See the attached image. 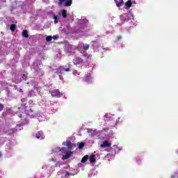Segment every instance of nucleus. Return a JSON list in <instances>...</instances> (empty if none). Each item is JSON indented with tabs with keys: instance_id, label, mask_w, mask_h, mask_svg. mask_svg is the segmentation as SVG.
Listing matches in <instances>:
<instances>
[{
	"instance_id": "nucleus-1",
	"label": "nucleus",
	"mask_w": 178,
	"mask_h": 178,
	"mask_svg": "<svg viewBox=\"0 0 178 178\" xmlns=\"http://www.w3.org/2000/svg\"><path fill=\"white\" fill-rule=\"evenodd\" d=\"M22 101L23 102V104L22 105L21 107H15L13 108V112H15V113H16V115H18L19 118H22L23 115H27L28 116H29L31 119H33V118H38V120L40 122H42V116L41 115H38L37 114L34 115L33 114V111H31V109L30 110H26V103L27 102L26 101V99H23Z\"/></svg>"
},
{
	"instance_id": "nucleus-2",
	"label": "nucleus",
	"mask_w": 178,
	"mask_h": 178,
	"mask_svg": "<svg viewBox=\"0 0 178 178\" xmlns=\"http://www.w3.org/2000/svg\"><path fill=\"white\" fill-rule=\"evenodd\" d=\"M87 23H88V20L87 19H81L79 22V27L81 30L79 31V34L81 37L87 35V30H84V29L87 28Z\"/></svg>"
},
{
	"instance_id": "nucleus-3",
	"label": "nucleus",
	"mask_w": 178,
	"mask_h": 178,
	"mask_svg": "<svg viewBox=\"0 0 178 178\" xmlns=\"http://www.w3.org/2000/svg\"><path fill=\"white\" fill-rule=\"evenodd\" d=\"M38 66L39 67H41V62L37 60L33 63L32 69H33L35 74L38 76V77H41V76L44 75V71H42V69H38Z\"/></svg>"
},
{
	"instance_id": "nucleus-4",
	"label": "nucleus",
	"mask_w": 178,
	"mask_h": 178,
	"mask_svg": "<svg viewBox=\"0 0 178 178\" xmlns=\"http://www.w3.org/2000/svg\"><path fill=\"white\" fill-rule=\"evenodd\" d=\"M78 49L77 46L72 45L70 44L66 43L65 46V51L67 54H74L76 50Z\"/></svg>"
},
{
	"instance_id": "nucleus-5",
	"label": "nucleus",
	"mask_w": 178,
	"mask_h": 178,
	"mask_svg": "<svg viewBox=\"0 0 178 178\" xmlns=\"http://www.w3.org/2000/svg\"><path fill=\"white\" fill-rule=\"evenodd\" d=\"M133 19H134V17L131 13H124L120 15V20L122 23H126L128 20H131Z\"/></svg>"
},
{
	"instance_id": "nucleus-6",
	"label": "nucleus",
	"mask_w": 178,
	"mask_h": 178,
	"mask_svg": "<svg viewBox=\"0 0 178 178\" xmlns=\"http://www.w3.org/2000/svg\"><path fill=\"white\" fill-rule=\"evenodd\" d=\"M78 50L83 54V51H88L90 49V44L83 42H79L77 45Z\"/></svg>"
},
{
	"instance_id": "nucleus-7",
	"label": "nucleus",
	"mask_w": 178,
	"mask_h": 178,
	"mask_svg": "<svg viewBox=\"0 0 178 178\" xmlns=\"http://www.w3.org/2000/svg\"><path fill=\"white\" fill-rule=\"evenodd\" d=\"M69 176H74V174H70L65 170H61L58 172V178H69Z\"/></svg>"
},
{
	"instance_id": "nucleus-8",
	"label": "nucleus",
	"mask_w": 178,
	"mask_h": 178,
	"mask_svg": "<svg viewBox=\"0 0 178 178\" xmlns=\"http://www.w3.org/2000/svg\"><path fill=\"white\" fill-rule=\"evenodd\" d=\"M53 70L55 73H58V74H63L65 72H70V68H65L63 67H60L57 68H54Z\"/></svg>"
},
{
	"instance_id": "nucleus-9",
	"label": "nucleus",
	"mask_w": 178,
	"mask_h": 178,
	"mask_svg": "<svg viewBox=\"0 0 178 178\" xmlns=\"http://www.w3.org/2000/svg\"><path fill=\"white\" fill-rule=\"evenodd\" d=\"M41 92V88L35 87L32 90L29 91V95L30 97H35V95H38Z\"/></svg>"
},
{
	"instance_id": "nucleus-10",
	"label": "nucleus",
	"mask_w": 178,
	"mask_h": 178,
	"mask_svg": "<svg viewBox=\"0 0 178 178\" xmlns=\"http://www.w3.org/2000/svg\"><path fill=\"white\" fill-rule=\"evenodd\" d=\"M60 151L64 154H66V152H67V150L66 149L65 147H62L60 149V147H57L52 149L51 154H58V152H60Z\"/></svg>"
},
{
	"instance_id": "nucleus-11",
	"label": "nucleus",
	"mask_w": 178,
	"mask_h": 178,
	"mask_svg": "<svg viewBox=\"0 0 178 178\" xmlns=\"http://www.w3.org/2000/svg\"><path fill=\"white\" fill-rule=\"evenodd\" d=\"M73 64L75 65L76 66H77V65H83V63H84V60H83V58H80V57H75L73 60Z\"/></svg>"
},
{
	"instance_id": "nucleus-12",
	"label": "nucleus",
	"mask_w": 178,
	"mask_h": 178,
	"mask_svg": "<svg viewBox=\"0 0 178 178\" xmlns=\"http://www.w3.org/2000/svg\"><path fill=\"white\" fill-rule=\"evenodd\" d=\"M19 6H22V1H15L13 3L12 6L10 7V12H13L16 8H19Z\"/></svg>"
},
{
	"instance_id": "nucleus-13",
	"label": "nucleus",
	"mask_w": 178,
	"mask_h": 178,
	"mask_svg": "<svg viewBox=\"0 0 178 178\" xmlns=\"http://www.w3.org/2000/svg\"><path fill=\"white\" fill-rule=\"evenodd\" d=\"M50 92L51 94V97H57V98H60V97H62V93L59 92V90H53L50 91Z\"/></svg>"
},
{
	"instance_id": "nucleus-14",
	"label": "nucleus",
	"mask_w": 178,
	"mask_h": 178,
	"mask_svg": "<svg viewBox=\"0 0 178 178\" xmlns=\"http://www.w3.org/2000/svg\"><path fill=\"white\" fill-rule=\"evenodd\" d=\"M88 133H89V136L90 137H95V136H98V130L97 129H88Z\"/></svg>"
},
{
	"instance_id": "nucleus-15",
	"label": "nucleus",
	"mask_w": 178,
	"mask_h": 178,
	"mask_svg": "<svg viewBox=\"0 0 178 178\" xmlns=\"http://www.w3.org/2000/svg\"><path fill=\"white\" fill-rule=\"evenodd\" d=\"M35 137L38 140H44V138H45V136H44V133L42 132V131H40L39 132H38L35 135Z\"/></svg>"
},
{
	"instance_id": "nucleus-16",
	"label": "nucleus",
	"mask_w": 178,
	"mask_h": 178,
	"mask_svg": "<svg viewBox=\"0 0 178 178\" xmlns=\"http://www.w3.org/2000/svg\"><path fill=\"white\" fill-rule=\"evenodd\" d=\"M92 74V72L91 71H90V72L88 74V75H86L85 76V81H87V83H91V79H92V77L91 76V74Z\"/></svg>"
},
{
	"instance_id": "nucleus-17",
	"label": "nucleus",
	"mask_w": 178,
	"mask_h": 178,
	"mask_svg": "<svg viewBox=\"0 0 178 178\" xmlns=\"http://www.w3.org/2000/svg\"><path fill=\"white\" fill-rule=\"evenodd\" d=\"M104 118L105 120H107L108 122L111 121V120H113V115H112V114H108V113H106L104 115Z\"/></svg>"
},
{
	"instance_id": "nucleus-18",
	"label": "nucleus",
	"mask_w": 178,
	"mask_h": 178,
	"mask_svg": "<svg viewBox=\"0 0 178 178\" xmlns=\"http://www.w3.org/2000/svg\"><path fill=\"white\" fill-rule=\"evenodd\" d=\"M60 16H62L61 13H58V15H54V24H58V23H59V19H60Z\"/></svg>"
},
{
	"instance_id": "nucleus-19",
	"label": "nucleus",
	"mask_w": 178,
	"mask_h": 178,
	"mask_svg": "<svg viewBox=\"0 0 178 178\" xmlns=\"http://www.w3.org/2000/svg\"><path fill=\"white\" fill-rule=\"evenodd\" d=\"M72 154H73V152H67L65 155H63L62 160L65 161V159H69V157L72 156Z\"/></svg>"
},
{
	"instance_id": "nucleus-20",
	"label": "nucleus",
	"mask_w": 178,
	"mask_h": 178,
	"mask_svg": "<svg viewBox=\"0 0 178 178\" xmlns=\"http://www.w3.org/2000/svg\"><path fill=\"white\" fill-rule=\"evenodd\" d=\"M115 3H116V6L118 8H120V6H123V5H124V3L123 2V0H114Z\"/></svg>"
},
{
	"instance_id": "nucleus-21",
	"label": "nucleus",
	"mask_w": 178,
	"mask_h": 178,
	"mask_svg": "<svg viewBox=\"0 0 178 178\" xmlns=\"http://www.w3.org/2000/svg\"><path fill=\"white\" fill-rule=\"evenodd\" d=\"M124 8L127 10H129L130 8H131V0H129L124 3Z\"/></svg>"
},
{
	"instance_id": "nucleus-22",
	"label": "nucleus",
	"mask_w": 178,
	"mask_h": 178,
	"mask_svg": "<svg viewBox=\"0 0 178 178\" xmlns=\"http://www.w3.org/2000/svg\"><path fill=\"white\" fill-rule=\"evenodd\" d=\"M89 161L91 163H95L96 156L95 154H91L89 157Z\"/></svg>"
},
{
	"instance_id": "nucleus-23",
	"label": "nucleus",
	"mask_w": 178,
	"mask_h": 178,
	"mask_svg": "<svg viewBox=\"0 0 178 178\" xmlns=\"http://www.w3.org/2000/svg\"><path fill=\"white\" fill-rule=\"evenodd\" d=\"M102 148H108V147H111V144L108 143V140L104 141L101 145Z\"/></svg>"
},
{
	"instance_id": "nucleus-24",
	"label": "nucleus",
	"mask_w": 178,
	"mask_h": 178,
	"mask_svg": "<svg viewBox=\"0 0 178 178\" xmlns=\"http://www.w3.org/2000/svg\"><path fill=\"white\" fill-rule=\"evenodd\" d=\"M63 145H66L67 148H72V147H73L72 142L70 140H67L66 142L63 143Z\"/></svg>"
},
{
	"instance_id": "nucleus-25",
	"label": "nucleus",
	"mask_w": 178,
	"mask_h": 178,
	"mask_svg": "<svg viewBox=\"0 0 178 178\" xmlns=\"http://www.w3.org/2000/svg\"><path fill=\"white\" fill-rule=\"evenodd\" d=\"M60 13L61 16H63L64 19H66V17H67V10H63L61 13Z\"/></svg>"
},
{
	"instance_id": "nucleus-26",
	"label": "nucleus",
	"mask_w": 178,
	"mask_h": 178,
	"mask_svg": "<svg viewBox=\"0 0 178 178\" xmlns=\"http://www.w3.org/2000/svg\"><path fill=\"white\" fill-rule=\"evenodd\" d=\"M113 147H114L115 152H120V151L123 149L122 147H119L118 145H114Z\"/></svg>"
},
{
	"instance_id": "nucleus-27",
	"label": "nucleus",
	"mask_w": 178,
	"mask_h": 178,
	"mask_svg": "<svg viewBox=\"0 0 178 178\" xmlns=\"http://www.w3.org/2000/svg\"><path fill=\"white\" fill-rule=\"evenodd\" d=\"M42 169H48V170H51V172H54L55 170V167L52 166L51 167H49L48 165H43L42 167Z\"/></svg>"
},
{
	"instance_id": "nucleus-28",
	"label": "nucleus",
	"mask_w": 178,
	"mask_h": 178,
	"mask_svg": "<svg viewBox=\"0 0 178 178\" xmlns=\"http://www.w3.org/2000/svg\"><path fill=\"white\" fill-rule=\"evenodd\" d=\"M88 158H89L88 155H85L82 158V159L81 161V163H86V162H87V161H88Z\"/></svg>"
},
{
	"instance_id": "nucleus-29",
	"label": "nucleus",
	"mask_w": 178,
	"mask_h": 178,
	"mask_svg": "<svg viewBox=\"0 0 178 178\" xmlns=\"http://www.w3.org/2000/svg\"><path fill=\"white\" fill-rule=\"evenodd\" d=\"M91 45L93 47V48H98V42L97 41H92L91 42Z\"/></svg>"
},
{
	"instance_id": "nucleus-30",
	"label": "nucleus",
	"mask_w": 178,
	"mask_h": 178,
	"mask_svg": "<svg viewBox=\"0 0 178 178\" xmlns=\"http://www.w3.org/2000/svg\"><path fill=\"white\" fill-rule=\"evenodd\" d=\"M72 0H67L65 2V6H72Z\"/></svg>"
},
{
	"instance_id": "nucleus-31",
	"label": "nucleus",
	"mask_w": 178,
	"mask_h": 178,
	"mask_svg": "<svg viewBox=\"0 0 178 178\" xmlns=\"http://www.w3.org/2000/svg\"><path fill=\"white\" fill-rule=\"evenodd\" d=\"M22 37H24L25 38H29V33L27 31L24 30L22 31Z\"/></svg>"
},
{
	"instance_id": "nucleus-32",
	"label": "nucleus",
	"mask_w": 178,
	"mask_h": 178,
	"mask_svg": "<svg viewBox=\"0 0 178 178\" xmlns=\"http://www.w3.org/2000/svg\"><path fill=\"white\" fill-rule=\"evenodd\" d=\"M83 56L85 57V58H87V59H91V54H88L86 52H83Z\"/></svg>"
},
{
	"instance_id": "nucleus-33",
	"label": "nucleus",
	"mask_w": 178,
	"mask_h": 178,
	"mask_svg": "<svg viewBox=\"0 0 178 178\" xmlns=\"http://www.w3.org/2000/svg\"><path fill=\"white\" fill-rule=\"evenodd\" d=\"M0 6H6V0H0Z\"/></svg>"
},
{
	"instance_id": "nucleus-34",
	"label": "nucleus",
	"mask_w": 178,
	"mask_h": 178,
	"mask_svg": "<svg viewBox=\"0 0 178 178\" xmlns=\"http://www.w3.org/2000/svg\"><path fill=\"white\" fill-rule=\"evenodd\" d=\"M10 29L11 31H15V30H16V25L11 24L10 26Z\"/></svg>"
},
{
	"instance_id": "nucleus-35",
	"label": "nucleus",
	"mask_w": 178,
	"mask_h": 178,
	"mask_svg": "<svg viewBox=\"0 0 178 178\" xmlns=\"http://www.w3.org/2000/svg\"><path fill=\"white\" fill-rule=\"evenodd\" d=\"M72 74L74 76H80V72H79L77 70H74Z\"/></svg>"
},
{
	"instance_id": "nucleus-36",
	"label": "nucleus",
	"mask_w": 178,
	"mask_h": 178,
	"mask_svg": "<svg viewBox=\"0 0 178 178\" xmlns=\"http://www.w3.org/2000/svg\"><path fill=\"white\" fill-rule=\"evenodd\" d=\"M85 145H86V143H79V149H81L82 148H83Z\"/></svg>"
},
{
	"instance_id": "nucleus-37",
	"label": "nucleus",
	"mask_w": 178,
	"mask_h": 178,
	"mask_svg": "<svg viewBox=\"0 0 178 178\" xmlns=\"http://www.w3.org/2000/svg\"><path fill=\"white\" fill-rule=\"evenodd\" d=\"M10 145L9 144L8 145L6 146V151L7 152H10V151L12 149V147L10 146Z\"/></svg>"
},
{
	"instance_id": "nucleus-38",
	"label": "nucleus",
	"mask_w": 178,
	"mask_h": 178,
	"mask_svg": "<svg viewBox=\"0 0 178 178\" xmlns=\"http://www.w3.org/2000/svg\"><path fill=\"white\" fill-rule=\"evenodd\" d=\"M46 41L47 42H49V41H52V36H51V35L47 36Z\"/></svg>"
},
{
	"instance_id": "nucleus-39",
	"label": "nucleus",
	"mask_w": 178,
	"mask_h": 178,
	"mask_svg": "<svg viewBox=\"0 0 178 178\" xmlns=\"http://www.w3.org/2000/svg\"><path fill=\"white\" fill-rule=\"evenodd\" d=\"M66 0H59V2H58V5H62V3H63V2H65Z\"/></svg>"
},
{
	"instance_id": "nucleus-40",
	"label": "nucleus",
	"mask_w": 178,
	"mask_h": 178,
	"mask_svg": "<svg viewBox=\"0 0 178 178\" xmlns=\"http://www.w3.org/2000/svg\"><path fill=\"white\" fill-rule=\"evenodd\" d=\"M26 83L28 84H33V78H31V79L29 80V81H26Z\"/></svg>"
},
{
	"instance_id": "nucleus-41",
	"label": "nucleus",
	"mask_w": 178,
	"mask_h": 178,
	"mask_svg": "<svg viewBox=\"0 0 178 178\" xmlns=\"http://www.w3.org/2000/svg\"><path fill=\"white\" fill-rule=\"evenodd\" d=\"M3 109V104H0V112Z\"/></svg>"
},
{
	"instance_id": "nucleus-42",
	"label": "nucleus",
	"mask_w": 178,
	"mask_h": 178,
	"mask_svg": "<svg viewBox=\"0 0 178 178\" xmlns=\"http://www.w3.org/2000/svg\"><path fill=\"white\" fill-rule=\"evenodd\" d=\"M27 77V76L26 75V74L22 75V80H26V78Z\"/></svg>"
},
{
	"instance_id": "nucleus-43",
	"label": "nucleus",
	"mask_w": 178,
	"mask_h": 178,
	"mask_svg": "<svg viewBox=\"0 0 178 178\" xmlns=\"http://www.w3.org/2000/svg\"><path fill=\"white\" fill-rule=\"evenodd\" d=\"M58 38H59L58 35H54L53 36V39H54V40H58Z\"/></svg>"
},
{
	"instance_id": "nucleus-44",
	"label": "nucleus",
	"mask_w": 178,
	"mask_h": 178,
	"mask_svg": "<svg viewBox=\"0 0 178 178\" xmlns=\"http://www.w3.org/2000/svg\"><path fill=\"white\" fill-rule=\"evenodd\" d=\"M0 23L2 24L3 23V17H0Z\"/></svg>"
},
{
	"instance_id": "nucleus-45",
	"label": "nucleus",
	"mask_w": 178,
	"mask_h": 178,
	"mask_svg": "<svg viewBox=\"0 0 178 178\" xmlns=\"http://www.w3.org/2000/svg\"><path fill=\"white\" fill-rule=\"evenodd\" d=\"M58 77H59L60 80H63V76H62L61 74H59Z\"/></svg>"
},
{
	"instance_id": "nucleus-46",
	"label": "nucleus",
	"mask_w": 178,
	"mask_h": 178,
	"mask_svg": "<svg viewBox=\"0 0 178 178\" xmlns=\"http://www.w3.org/2000/svg\"><path fill=\"white\" fill-rule=\"evenodd\" d=\"M120 120V118H118V120H116L115 124H118Z\"/></svg>"
},
{
	"instance_id": "nucleus-47",
	"label": "nucleus",
	"mask_w": 178,
	"mask_h": 178,
	"mask_svg": "<svg viewBox=\"0 0 178 178\" xmlns=\"http://www.w3.org/2000/svg\"><path fill=\"white\" fill-rule=\"evenodd\" d=\"M136 1H134L131 2V5H133V4L136 5Z\"/></svg>"
},
{
	"instance_id": "nucleus-48",
	"label": "nucleus",
	"mask_w": 178,
	"mask_h": 178,
	"mask_svg": "<svg viewBox=\"0 0 178 178\" xmlns=\"http://www.w3.org/2000/svg\"><path fill=\"white\" fill-rule=\"evenodd\" d=\"M118 40H122V36H118Z\"/></svg>"
},
{
	"instance_id": "nucleus-49",
	"label": "nucleus",
	"mask_w": 178,
	"mask_h": 178,
	"mask_svg": "<svg viewBox=\"0 0 178 178\" xmlns=\"http://www.w3.org/2000/svg\"><path fill=\"white\" fill-rule=\"evenodd\" d=\"M29 124V121L26 120V123L24 122L22 124Z\"/></svg>"
},
{
	"instance_id": "nucleus-50",
	"label": "nucleus",
	"mask_w": 178,
	"mask_h": 178,
	"mask_svg": "<svg viewBox=\"0 0 178 178\" xmlns=\"http://www.w3.org/2000/svg\"><path fill=\"white\" fill-rule=\"evenodd\" d=\"M103 49H105L106 51H108L109 49V48H106V49L103 48Z\"/></svg>"
},
{
	"instance_id": "nucleus-51",
	"label": "nucleus",
	"mask_w": 178,
	"mask_h": 178,
	"mask_svg": "<svg viewBox=\"0 0 178 178\" xmlns=\"http://www.w3.org/2000/svg\"><path fill=\"white\" fill-rule=\"evenodd\" d=\"M19 92H23V90L20 89Z\"/></svg>"
},
{
	"instance_id": "nucleus-52",
	"label": "nucleus",
	"mask_w": 178,
	"mask_h": 178,
	"mask_svg": "<svg viewBox=\"0 0 178 178\" xmlns=\"http://www.w3.org/2000/svg\"><path fill=\"white\" fill-rule=\"evenodd\" d=\"M170 177H171V178H175V177H175V176H173V175H171Z\"/></svg>"
},
{
	"instance_id": "nucleus-53",
	"label": "nucleus",
	"mask_w": 178,
	"mask_h": 178,
	"mask_svg": "<svg viewBox=\"0 0 178 178\" xmlns=\"http://www.w3.org/2000/svg\"><path fill=\"white\" fill-rule=\"evenodd\" d=\"M2 156V154L0 152V158Z\"/></svg>"
},
{
	"instance_id": "nucleus-54",
	"label": "nucleus",
	"mask_w": 178,
	"mask_h": 178,
	"mask_svg": "<svg viewBox=\"0 0 178 178\" xmlns=\"http://www.w3.org/2000/svg\"><path fill=\"white\" fill-rule=\"evenodd\" d=\"M90 144H92V141H90Z\"/></svg>"
},
{
	"instance_id": "nucleus-55",
	"label": "nucleus",
	"mask_w": 178,
	"mask_h": 178,
	"mask_svg": "<svg viewBox=\"0 0 178 178\" xmlns=\"http://www.w3.org/2000/svg\"><path fill=\"white\" fill-rule=\"evenodd\" d=\"M33 102V101H31V102Z\"/></svg>"
},
{
	"instance_id": "nucleus-56",
	"label": "nucleus",
	"mask_w": 178,
	"mask_h": 178,
	"mask_svg": "<svg viewBox=\"0 0 178 178\" xmlns=\"http://www.w3.org/2000/svg\"><path fill=\"white\" fill-rule=\"evenodd\" d=\"M33 102V101H31V102Z\"/></svg>"
}]
</instances>
